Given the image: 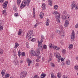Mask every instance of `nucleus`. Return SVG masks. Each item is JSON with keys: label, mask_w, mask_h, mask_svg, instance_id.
Returning <instances> with one entry per match:
<instances>
[{"label": "nucleus", "mask_w": 78, "mask_h": 78, "mask_svg": "<svg viewBox=\"0 0 78 78\" xmlns=\"http://www.w3.org/2000/svg\"><path fill=\"white\" fill-rule=\"evenodd\" d=\"M42 59L43 61H44V60H45V58H44V57H43L42 58Z\"/></svg>", "instance_id": "e2e57ef3"}, {"label": "nucleus", "mask_w": 78, "mask_h": 78, "mask_svg": "<svg viewBox=\"0 0 78 78\" xmlns=\"http://www.w3.org/2000/svg\"><path fill=\"white\" fill-rule=\"evenodd\" d=\"M14 16H16V17H17V16H19V15H18V13L16 12L14 14Z\"/></svg>", "instance_id": "49530a36"}, {"label": "nucleus", "mask_w": 78, "mask_h": 78, "mask_svg": "<svg viewBox=\"0 0 78 78\" xmlns=\"http://www.w3.org/2000/svg\"><path fill=\"white\" fill-rule=\"evenodd\" d=\"M71 37L72 39V41H73L74 39H75V33L74 31H73L72 32V34L71 35Z\"/></svg>", "instance_id": "0eeeda50"}, {"label": "nucleus", "mask_w": 78, "mask_h": 78, "mask_svg": "<svg viewBox=\"0 0 78 78\" xmlns=\"http://www.w3.org/2000/svg\"><path fill=\"white\" fill-rule=\"evenodd\" d=\"M51 78H56V76L54 75V74L53 73H51Z\"/></svg>", "instance_id": "393cba45"}, {"label": "nucleus", "mask_w": 78, "mask_h": 78, "mask_svg": "<svg viewBox=\"0 0 78 78\" xmlns=\"http://www.w3.org/2000/svg\"><path fill=\"white\" fill-rule=\"evenodd\" d=\"M62 53L63 54H64L66 53V50H62Z\"/></svg>", "instance_id": "de8ad7c7"}, {"label": "nucleus", "mask_w": 78, "mask_h": 78, "mask_svg": "<svg viewBox=\"0 0 78 78\" xmlns=\"http://www.w3.org/2000/svg\"><path fill=\"white\" fill-rule=\"evenodd\" d=\"M61 59V61H64V59H63V58H62Z\"/></svg>", "instance_id": "052dcab7"}, {"label": "nucleus", "mask_w": 78, "mask_h": 78, "mask_svg": "<svg viewBox=\"0 0 78 78\" xmlns=\"http://www.w3.org/2000/svg\"><path fill=\"white\" fill-rule=\"evenodd\" d=\"M27 62L28 63V66H30L32 62L29 58H27Z\"/></svg>", "instance_id": "4468645a"}, {"label": "nucleus", "mask_w": 78, "mask_h": 78, "mask_svg": "<svg viewBox=\"0 0 78 78\" xmlns=\"http://www.w3.org/2000/svg\"><path fill=\"white\" fill-rule=\"evenodd\" d=\"M17 7H16V6H15L13 8V10H14V11H15V12H16L17 11Z\"/></svg>", "instance_id": "e433bc0d"}, {"label": "nucleus", "mask_w": 78, "mask_h": 78, "mask_svg": "<svg viewBox=\"0 0 78 78\" xmlns=\"http://www.w3.org/2000/svg\"><path fill=\"white\" fill-rule=\"evenodd\" d=\"M3 30V25L2 24L0 23V30L1 31H2Z\"/></svg>", "instance_id": "a211bd4d"}, {"label": "nucleus", "mask_w": 78, "mask_h": 78, "mask_svg": "<svg viewBox=\"0 0 78 78\" xmlns=\"http://www.w3.org/2000/svg\"><path fill=\"white\" fill-rule=\"evenodd\" d=\"M52 14L54 15H57L55 16V18L56 19V20L58 23H60V20H59V18L60 17V14L57 11H54L52 12Z\"/></svg>", "instance_id": "f03ea898"}, {"label": "nucleus", "mask_w": 78, "mask_h": 78, "mask_svg": "<svg viewBox=\"0 0 78 78\" xmlns=\"http://www.w3.org/2000/svg\"><path fill=\"white\" fill-rule=\"evenodd\" d=\"M46 8L47 7L46 6V5L44 3H43L42 5V11H44L45 9H46Z\"/></svg>", "instance_id": "1a4fd4ad"}, {"label": "nucleus", "mask_w": 78, "mask_h": 78, "mask_svg": "<svg viewBox=\"0 0 78 78\" xmlns=\"http://www.w3.org/2000/svg\"><path fill=\"white\" fill-rule=\"evenodd\" d=\"M48 3H49V5L50 6L52 5V0H49L48 1Z\"/></svg>", "instance_id": "cd10ccee"}, {"label": "nucleus", "mask_w": 78, "mask_h": 78, "mask_svg": "<svg viewBox=\"0 0 78 78\" xmlns=\"http://www.w3.org/2000/svg\"><path fill=\"white\" fill-rule=\"evenodd\" d=\"M34 36V35L32 34H31V38H33V37Z\"/></svg>", "instance_id": "680f3d73"}, {"label": "nucleus", "mask_w": 78, "mask_h": 78, "mask_svg": "<svg viewBox=\"0 0 78 78\" xmlns=\"http://www.w3.org/2000/svg\"><path fill=\"white\" fill-rule=\"evenodd\" d=\"M58 6L57 5H55L54 6V9H58Z\"/></svg>", "instance_id": "37998d69"}, {"label": "nucleus", "mask_w": 78, "mask_h": 78, "mask_svg": "<svg viewBox=\"0 0 78 78\" xmlns=\"http://www.w3.org/2000/svg\"><path fill=\"white\" fill-rule=\"evenodd\" d=\"M33 30H30L27 33V34L26 36V38H27L28 36H31V34H33Z\"/></svg>", "instance_id": "39448f33"}, {"label": "nucleus", "mask_w": 78, "mask_h": 78, "mask_svg": "<svg viewBox=\"0 0 78 78\" xmlns=\"http://www.w3.org/2000/svg\"><path fill=\"white\" fill-rule=\"evenodd\" d=\"M30 2H31V0H27H27H24L21 4V9H22L24 7H25L26 5H27V6H29V4H30Z\"/></svg>", "instance_id": "f257e3e1"}, {"label": "nucleus", "mask_w": 78, "mask_h": 78, "mask_svg": "<svg viewBox=\"0 0 78 78\" xmlns=\"http://www.w3.org/2000/svg\"><path fill=\"white\" fill-rule=\"evenodd\" d=\"M23 61L22 60H20V63H21V64H22V63H23Z\"/></svg>", "instance_id": "bf43d9fd"}, {"label": "nucleus", "mask_w": 78, "mask_h": 78, "mask_svg": "<svg viewBox=\"0 0 78 78\" xmlns=\"http://www.w3.org/2000/svg\"><path fill=\"white\" fill-rule=\"evenodd\" d=\"M65 27H67L69 26V20H66L65 21V23L64 24Z\"/></svg>", "instance_id": "f8f14e48"}, {"label": "nucleus", "mask_w": 78, "mask_h": 78, "mask_svg": "<svg viewBox=\"0 0 78 78\" xmlns=\"http://www.w3.org/2000/svg\"><path fill=\"white\" fill-rule=\"evenodd\" d=\"M27 74V72H26L23 71L20 73V76L21 78H25Z\"/></svg>", "instance_id": "7ed1b4c3"}, {"label": "nucleus", "mask_w": 78, "mask_h": 78, "mask_svg": "<svg viewBox=\"0 0 78 78\" xmlns=\"http://www.w3.org/2000/svg\"><path fill=\"white\" fill-rule=\"evenodd\" d=\"M30 54L32 55V56H37V53H35L34 51L33 50L31 51Z\"/></svg>", "instance_id": "423d86ee"}, {"label": "nucleus", "mask_w": 78, "mask_h": 78, "mask_svg": "<svg viewBox=\"0 0 78 78\" xmlns=\"http://www.w3.org/2000/svg\"><path fill=\"white\" fill-rule=\"evenodd\" d=\"M59 34L62 37H64L65 36V34L64 33L63 31H61L60 33H59Z\"/></svg>", "instance_id": "ddd939ff"}, {"label": "nucleus", "mask_w": 78, "mask_h": 78, "mask_svg": "<svg viewBox=\"0 0 78 78\" xmlns=\"http://www.w3.org/2000/svg\"><path fill=\"white\" fill-rule=\"evenodd\" d=\"M55 31L57 33H58V34H59V33H60L59 30H58V29L56 30Z\"/></svg>", "instance_id": "09e8293b"}, {"label": "nucleus", "mask_w": 78, "mask_h": 78, "mask_svg": "<svg viewBox=\"0 0 78 78\" xmlns=\"http://www.w3.org/2000/svg\"><path fill=\"white\" fill-rule=\"evenodd\" d=\"M38 47L39 48H41L42 47V42L39 41H38Z\"/></svg>", "instance_id": "9d476101"}, {"label": "nucleus", "mask_w": 78, "mask_h": 78, "mask_svg": "<svg viewBox=\"0 0 78 78\" xmlns=\"http://www.w3.org/2000/svg\"><path fill=\"white\" fill-rule=\"evenodd\" d=\"M39 54H37V55H35V56H36V57H37V58L38 59H40V58H41V55Z\"/></svg>", "instance_id": "7c9ffc66"}, {"label": "nucleus", "mask_w": 78, "mask_h": 78, "mask_svg": "<svg viewBox=\"0 0 78 78\" xmlns=\"http://www.w3.org/2000/svg\"><path fill=\"white\" fill-rule=\"evenodd\" d=\"M51 66L52 67H55V65L54 64L52 63Z\"/></svg>", "instance_id": "4d7b16f0"}, {"label": "nucleus", "mask_w": 78, "mask_h": 78, "mask_svg": "<svg viewBox=\"0 0 78 78\" xmlns=\"http://www.w3.org/2000/svg\"><path fill=\"white\" fill-rule=\"evenodd\" d=\"M33 16L34 17H35V16H36V14H35V9L34 8H33Z\"/></svg>", "instance_id": "dca6fc26"}, {"label": "nucleus", "mask_w": 78, "mask_h": 78, "mask_svg": "<svg viewBox=\"0 0 78 78\" xmlns=\"http://www.w3.org/2000/svg\"><path fill=\"white\" fill-rule=\"evenodd\" d=\"M76 60H78V57H77L76 58Z\"/></svg>", "instance_id": "69168bd1"}, {"label": "nucleus", "mask_w": 78, "mask_h": 78, "mask_svg": "<svg viewBox=\"0 0 78 78\" xmlns=\"http://www.w3.org/2000/svg\"><path fill=\"white\" fill-rule=\"evenodd\" d=\"M37 54H40V49H37Z\"/></svg>", "instance_id": "f704fd0d"}, {"label": "nucleus", "mask_w": 78, "mask_h": 78, "mask_svg": "<svg viewBox=\"0 0 78 78\" xmlns=\"http://www.w3.org/2000/svg\"><path fill=\"white\" fill-rule=\"evenodd\" d=\"M35 41V38H33L31 40V41L32 42H34V41Z\"/></svg>", "instance_id": "8fccbe9b"}, {"label": "nucleus", "mask_w": 78, "mask_h": 78, "mask_svg": "<svg viewBox=\"0 0 78 78\" xmlns=\"http://www.w3.org/2000/svg\"><path fill=\"white\" fill-rule=\"evenodd\" d=\"M21 55L22 56H25V53L24 52H22L21 53Z\"/></svg>", "instance_id": "ea45409f"}, {"label": "nucleus", "mask_w": 78, "mask_h": 78, "mask_svg": "<svg viewBox=\"0 0 78 78\" xmlns=\"http://www.w3.org/2000/svg\"><path fill=\"white\" fill-rule=\"evenodd\" d=\"M21 32H22V31H21V30H19V32L18 33V35H20V34H21Z\"/></svg>", "instance_id": "c03bdc74"}, {"label": "nucleus", "mask_w": 78, "mask_h": 78, "mask_svg": "<svg viewBox=\"0 0 78 78\" xmlns=\"http://www.w3.org/2000/svg\"><path fill=\"white\" fill-rule=\"evenodd\" d=\"M55 56H56V58H58L60 57V55L59 54V53L58 52H55L54 53Z\"/></svg>", "instance_id": "9b49d317"}, {"label": "nucleus", "mask_w": 78, "mask_h": 78, "mask_svg": "<svg viewBox=\"0 0 78 78\" xmlns=\"http://www.w3.org/2000/svg\"><path fill=\"white\" fill-rule=\"evenodd\" d=\"M20 53H21V52H20V51L19 50L18 51V56H19V57H20Z\"/></svg>", "instance_id": "79ce46f5"}, {"label": "nucleus", "mask_w": 78, "mask_h": 78, "mask_svg": "<svg viewBox=\"0 0 78 78\" xmlns=\"http://www.w3.org/2000/svg\"><path fill=\"white\" fill-rule=\"evenodd\" d=\"M69 16H63V20H66V19H69Z\"/></svg>", "instance_id": "b1692460"}, {"label": "nucleus", "mask_w": 78, "mask_h": 78, "mask_svg": "<svg viewBox=\"0 0 78 78\" xmlns=\"http://www.w3.org/2000/svg\"><path fill=\"white\" fill-rule=\"evenodd\" d=\"M9 74H7L6 75H5V76H3V78H9Z\"/></svg>", "instance_id": "bb28decb"}, {"label": "nucleus", "mask_w": 78, "mask_h": 78, "mask_svg": "<svg viewBox=\"0 0 78 78\" xmlns=\"http://www.w3.org/2000/svg\"><path fill=\"white\" fill-rule=\"evenodd\" d=\"M4 0H0V2L1 3H3V2H4Z\"/></svg>", "instance_id": "6e6d98bb"}, {"label": "nucleus", "mask_w": 78, "mask_h": 78, "mask_svg": "<svg viewBox=\"0 0 78 78\" xmlns=\"http://www.w3.org/2000/svg\"><path fill=\"white\" fill-rule=\"evenodd\" d=\"M44 36L43 35H41V40L40 42H43V41H44Z\"/></svg>", "instance_id": "412c9836"}, {"label": "nucleus", "mask_w": 78, "mask_h": 78, "mask_svg": "<svg viewBox=\"0 0 78 78\" xmlns=\"http://www.w3.org/2000/svg\"><path fill=\"white\" fill-rule=\"evenodd\" d=\"M17 5L19 6L20 5V2H21V0H17Z\"/></svg>", "instance_id": "c756f323"}, {"label": "nucleus", "mask_w": 78, "mask_h": 78, "mask_svg": "<svg viewBox=\"0 0 78 78\" xmlns=\"http://www.w3.org/2000/svg\"><path fill=\"white\" fill-rule=\"evenodd\" d=\"M29 37V38H28L29 41H30L31 39H32V38H31V35H29L27 37Z\"/></svg>", "instance_id": "4c0bfd02"}, {"label": "nucleus", "mask_w": 78, "mask_h": 78, "mask_svg": "<svg viewBox=\"0 0 78 78\" xmlns=\"http://www.w3.org/2000/svg\"><path fill=\"white\" fill-rule=\"evenodd\" d=\"M8 4V1H5L4 3L2 5L4 9H6L7 5Z\"/></svg>", "instance_id": "6e6552de"}, {"label": "nucleus", "mask_w": 78, "mask_h": 78, "mask_svg": "<svg viewBox=\"0 0 78 78\" xmlns=\"http://www.w3.org/2000/svg\"><path fill=\"white\" fill-rule=\"evenodd\" d=\"M75 69H76V70H78V66H75Z\"/></svg>", "instance_id": "603ef678"}, {"label": "nucleus", "mask_w": 78, "mask_h": 78, "mask_svg": "<svg viewBox=\"0 0 78 78\" xmlns=\"http://www.w3.org/2000/svg\"><path fill=\"white\" fill-rule=\"evenodd\" d=\"M77 34H78V31H77Z\"/></svg>", "instance_id": "774afa93"}, {"label": "nucleus", "mask_w": 78, "mask_h": 78, "mask_svg": "<svg viewBox=\"0 0 78 78\" xmlns=\"http://www.w3.org/2000/svg\"><path fill=\"white\" fill-rule=\"evenodd\" d=\"M61 65L62 66H64V65H65V63L64 62H62V63L61 64Z\"/></svg>", "instance_id": "3c124183"}, {"label": "nucleus", "mask_w": 78, "mask_h": 78, "mask_svg": "<svg viewBox=\"0 0 78 78\" xmlns=\"http://www.w3.org/2000/svg\"><path fill=\"white\" fill-rule=\"evenodd\" d=\"M49 46L51 48H53L54 47H55V46H54L53 44H52L51 43H50L49 45Z\"/></svg>", "instance_id": "5701e85b"}, {"label": "nucleus", "mask_w": 78, "mask_h": 78, "mask_svg": "<svg viewBox=\"0 0 78 78\" xmlns=\"http://www.w3.org/2000/svg\"><path fill=\"white\" fill-rule=\"evenodd\" d=\"M43 48L44 49H46L47 48V45H44L43 46Z\"/></svg>", "instance_id": "a19ab883"}, {"label": "nucleus", "mask_w": 78, "mask_h": 78, "mask_svg": "<svg viewBox=\"0 0 78 78\" xmlns=\"http://www.w3.org/2000/svg\"><path fill=\"white\" fill-rule=\"evenodd\" d=\"M19 47V44L17 42H16L15 44V48H17Z\"/></svg>", "instance_id": "4be33fe9"}, {"label": "nucleus", "mask_w": 78, "mask_h": 78, "mask_svg": "<svg viewBox=\"0 0 78 78\" xmlns=\"http://www.w3.org/2000/svg\"><path fill=\"white\" fill-rule=\"evenodd\" d=\"M5 72L6 71L5 70V69H4L2 70V72H1V74H2V77H3V76H4V75H5Z\"/></svg>", "instance_id": "6ab92c4d"}, {"label": "nucleus", "mask_w": 78, "mask_h": 78, "mask_svg": "<svg viewBox=\"0 0 78 78\" xmlns=\"http://www.w3.org/2000/svg\"><path fill=\"white\" fill-rule=\"evenodd\" d=\"M36 22H37H37H38V20H36Z\"/></svg>", "instance_id": "338daca9"}, {"label": "nucleus", "mask_w": 78, "mask_h": 78, "mask_svg": "<svg viewBox=\"0 0 78 78\" xmlns=\"http://www.w3.org/2000/svg\"><path fill=\"white\" fill-rule=\"evenodd\" d=\"M73 48V45L72 44H70L69 47V48Z\"/></svg>", "instance_id": "58836bf2"}, {"label": "nucleus", "mask_w": 78, "mask_h": 78, "mask_svg": "<svg viewBox=\"0 0 78 78\" xmlns=\"http://www.w3.org/2000/svg\"><path fill=\"white\" fill-rule=\"evenodd\" d=\"M53 48H54L55 50H59V48L58 47L56 46H54Z\"/></svg>", "instance_id": "a878e982"}, {"label": "nucleus", "mask_w": 78, "mask_h": 78, "mask_svg": "<svg viewBox=\"0 0 78 78\" xmlns=\"http://www.w3.org/2000/svg\"><path fill=\"white\" fill-rule=\"evenodd\" d=\"M2 14H4V13H5L6 12V10H4L2 11Z\"/></svg>", "instance_id": "5fc2aeb1"}, {"label": "nucleus", "mask_w": 78, "mask_h": 78, "mask_svg": "<svg viewBox=\"0 0 78 78\" xmlns=\"http://www.w3.org/2000/svg\"><path fill=\"white\" fill-rule=\"evenodd\" d=\"M63 78H69V77L67 76H63Z\"/></svg>", "instance_id": "864d4df0"}, {"label": "nucleus", "mask_w": 78, "mask_h": 78, "mask_svg": "<svg viewBox=\"0 0 78 78\" xmlns=\"http://www.w3.org/2000/svg\"><path fill=\"white\" fill-rule=\"evenodd\" d=\"M67 65H70V61L69 60H67L66 62Z\"/></svg>", "instance_id": "2f4dec72"}, {"label": "nucleus", "mask_w": 78, "mask_h": 78, "mask_svg": "<svg viewBox=\"0 0 78 78\" xmlns=\"http://www.w3.org/2000/svg\"><path fill=\"white\" fill-rule=\"evenodd\" d=\"M57 76L58 78H61V74L59 73H58L57 74Z\"/></svg>", "instance_id": "c9c22d12"}, {"label": "nucleus", "mask_w": 78, "mask_h": 78, "mask_svg": "<svg viewBox=\"0 0 78 78\" xmlns=\"http://www.w3.org/2000/svg\"><path fill=\"white\" fill-rule=\"evenodd\" d=\"M39 65L38 64V63H37L36 64V65L37 66H39Z\"/></svg>", "instance_id": "0e129e2a"}, {"label": "nucleus", "mask_w": 78, "mask_h": 78, "mask_svg": "<svg viewBox=\"0 0 78 78\" xmlns=\"http://www.w3.org/2000/svg\"><path fill=\"white\" fill-rule=\"evenodd\" d=\"M36 61L37 62H39V58H37L36 59Z\"/></svg>", "instance_id": "13d9d810"}, {"label": "nucleus", "mask_w": 78, "mask_h": 78, "mask_svg": "<svg viewBox=\"0 0 78 78\" xmlns=\"http://www.w3.org/2000/svg\"><path fill=\"white\" fill-rule=\"evenodd\" d=\"M44 13L41 12L40 14V19H42V18H43V16H44Z\"/></svg>", "instance_id": "2eb2a0df"}, {"label": "nucleus", "mask_w": 78, "mask_h": 78, "mask_svg": "<svg viewBox=\"0 0 78 78\" xmlns=\"http://www.w3.org/2000/svg\"><path fill=\"white\" fill-rule=\"evenodd\" d=\"M38 25V24L37 23H36V24L34 26V28H36L37 27V26Z\"/></svg>", "instance_id": "a18cd8bd"}, {"label": "nucleus", "mask_w": 78, "mask_h": 78, "mask_svg": "<svg viewBox=\"0 0 78 78\" xmlns=\"http://www.w3.org/2000/svg\"><path fill=\"white\" fill-rule=\"evenodd\" d=\"M49 23H50V21L49 20V19H47V21L46 23V25L47 26H48L49 25Z\"/></svg>", "instance_id": "f3484780"}, {"label": "nucleus", "mask_w": 78, "mask_h": 78, "mask_svg": "<svg viewBox=\"0 0 78 78\" xmlns=\"http://www.w3.org/2000/svg\"><path fill=\"white\" fill-rule=\"evenodd\" d=\"M13 57L14 59H15V60L13 61L14 64L15 65H17V58L16 57V55H13Z\"/></svg>", "instance_id": "20e7f679"}, {"label": "nucleus", "mask_w": 78, "mask_h": 78, "mask_svg": "<svg viewBox=\"0 0 78 78\" xmlns=\"http://www.w3.org/2000/svg\"><path fill=\"white\" fill-rule=\"evenodd\" d=\"M2 54H3V51L2 49L0 48V55H2Z\"/></svg>", "instance_id": "c85d7f7f"}, {"label": "nucleus", "mask_w": 78, "mask_h": 78, "mask_svg": "<svg viewBox=\"0 0 78 78\" xmlns=\"http://www.w3.org/2000/svg\"><path fill=\"white\" fill-rule=\"evenodd\" d=\"M57 58H58V62H60V60H61V57L60 56V57H59Z\"/></svg>", "instance_id": "72a5a7b5"}, {"label": "nucleus", "mask_w": 78, "mask_h": 78, "mask_svg": "<svg viewBox=\"0 0 78 78\" xmlns=\"http://www.w3.org/2000/svg\"><path fill=\"white\" fill-rule=\"evenodd\" d=\"M47 75V74L45 73H43V74H41V78H45V76Z\"/></svg>", "instance_id": "aec40b11"}, {"label": "nucleus", "mask_w": 78, "mask_h": 78, "mask_svg": "<svg viewBox=\"0 0 78 78\" xmlns=\"http://www.w3.org/2000/svg\"><path fill=\"white\" fill-rule=\"evenodd\" d=\"M53 56H52V54L51 53L50 54V56H49V58L50 59L49 60L50 61H51V58H52V57Z\"/></svg>", "instance_id": "473e14b6"}]
</instances>
